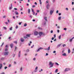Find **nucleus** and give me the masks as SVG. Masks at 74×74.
Segmentation results:
<instances>
[{
	"mask_svg": "<svg viewBox=\"0 0 74 74\" xmlns=\"http://www.w3.org/2000/svg\"><path fill=\"white\" fill-rule=\"evenodd\" d=\"M49 65L50 66V67H52L53 66V63H52V62H49Z\"/></svg>",
	"mask_w": 74,
	"mask_h": 74,
	"instance_id": "f257e3e1",
	"label": "nucleus"
},
{
	"mask_svg": "<svg viewBox=\"0 0 74 74\" xmlns=\"http://www.w3.org/2000/svg\"><path fill=\"white\" fill-rule=\"evenodd\" d=\"M9 52H6L4 53V55H8V53Z\"/></svg>",
	"mask_w": 74,
	"mask_h": 74,
	"instance_id": "f03ea898",
	"label": "nucleus"
},
{
	"mask_svg": "<svg viewBox=\"0 0 74 74\" xmlns=\"http://www.w3.org/2000/svg\"><path fill=\"white\" fill-rule=\"evenodd\" d=\"M69 70H70V69L69 68H66L65 70L64 71H69Z\"/></svg>",
	"mask_w": 74,
	"mask_h": 74,
	"instance_id": "7ed1b4c3",
	"label": "nucleus"
},
{
	"mask_svg": "<svg viewBox=\"0 0 74 74\" xmlns=\"http://www.w3.org/2000/svg\"><path fill=\"white\" fill-rule=\"evenodd\" d=\"M24 40H24V39H23V38H21V42H23V41H24Z\"/></svg>",
	"mask_w": 74,
	"mask_h": 74,
	"instance_id": "20e7f679",
	"label": "nucleus"
},
{
	"mask_svg": "<svg viewBox=\"0 0 74 74\" xmlns=\"http://www.w3.org/2000/svg\"><path fill=\"white\" fill-rule=\"evenodd\" d=\"M50 49V46L48 48H46L45 50L46 51H48Z\"/></svg>",
	"mask_w": 74,
	"mask_h": 74,
	"instance_id": "39448f33",
	"label": "nucleus"
},
{
	"mask_svg": "<svg viewBox=\"0 0 74 74\" xmlns=\"http://www.w3.org/2000/svg\"><path fill=\"white\" fill-rule=\"evenodd\" d=\"M43 49V48H42L41 47H40L37 50V52H38L40 51V50H41V49Z\"/></svg>",
	"mask_w": 74,
	"mask_h": 74,
	"instance_id": "423d86ee",
	"label": "nucleus"
},
{
	"mask_svg": "<svg viewBox=\"0 0 74 74\" xmlns=\"http://www.w3.org/2000/svg\"><path fill=\"white\" fill-rule=\"evenodd\" d=\"M34 34L35 35L37 36L38 34V32H34Z\"/></svg>",
	"mask_w": 74,
	"mask_h": 74,
	"instance_id": "0eeeda50",
	"label": "nucleus"
},
{
	"mask_svg": "<svg viewBox=\"0 0 74 74\" xmlns=\"http://www.w3.org/2000/svg\"><path fill=\"white\" fill-rule=\"evenodd\" d=\"M54 11L53 10H51L50 12V15H52V13Z\"/></svg>",
	"mask_w": 74,
	"mask_h": 74,
	"instance_id": "6e6552de",
	"label": "nucleus"
},
{
	"mask_svg": "<svg viewBox=\"0 0 74 74\" xmlns=\"http://www.w3.org/2000/svg\"><path fill=\"white\" fill-rule=\"evenodd\" d=\"M43 33L42 32H40L39 33V35L40 36H41V35H42V34Z\"/></svg>",
	"mask_w": 74,
	"mask_h": 74,
	"instance_id": "1a4fd4ad",
	"label": "nucleus"
},
{
	"mask_svg": "<svg viewBox=\"0 0 74 74\" xmlns=\"http://www.w3.org/2000/svg\"><path fill=\"white\" fill-rule=\"evenodd\" d=\"M62 56H66L67 55H66V53H64V54H62Z\"/></svg>",
	"mask_w": 74,
	"mask_h": 74,
	"instance_id": "9d476101",
	"label": "nucleus"
},
{
	"mask_svg": "<svg viewBox=\"0 0 74 74\" xmlns=\"http://www.w3.org/2000/svg\"><path fill=\"white\" fill-rule=\"evenodd\" d=\"M44 18L45 19L46 21H48V20H47V17H44Z\"/></svg>",
	"mask_w": 74,
	"mask_h": 74,
	"instance_id": "9b49d317",
	"label": "nucleus"
},
{
	"mask_svg": "<svg viewBox=\"0 0 74 74\" xmlns=\"http://www.w3.org/2000/svg\"><path fill=\"white\" fill-rule=\"evenodd\" d=\"M10 46L11 48H12L13 46V44L12 43H11V44H10Z\"/></svg>",
	"mask_w": 74,
	"mask_h": 74,
	"instance_id": "f8f14e48",
	"label": "nucleus"
},
{
	"mask_svg": "<svg viewBox=\"0 0 74 74\" xmlns=\"http://www.w3.org/2000/svg\"><path fill=\"white\" fill-rule=\"evenodd\" d=\"M49 4H48L47 6V9H49Z\"/></svg>",
	"mask_w": 74,
	"mask_h": 74,
	"instance_id": "ddd939ff",
	"label": "nucleus"
},
{
	"mask_svg": "<svg viewBox=\"0 0 74 74\" xmlns=\"http://www.w3.org/2000/svg\"><path fill=\"white\" fill-rule=\"evenodd\" d=\"M21 56V51H20L18 54V57H20Z\"/></svg>",
	"mask_w": 74,
	"mask_h": 74,
	"instance_id": "4468645a",
	"label": "nucleus"
},
{
	"mask_svg": "<svg viewBox=\"0 0 74 74\" xmlns=\"http://www.w3.org/2000/svg\"><path fill=\"white\" fill-rule=\"evenodd\" d=\"M58 69H57L56 70V71H55V73H58Z\"/></svg>",
	"mask_w": 74,
	"mask_h": 74,
	"instance_id": "2eb2a0df",
	"label": "nucleus"
},
{
	"mask_svg": "<svg viewBox=\"0 0 74 74\" xmlns=\"http://www.w3.org/2000/svg\"><path fill=\"white\" fill-rule=\"evenodd\" d=\"M15 14H16V15H18L19 13L18 12L16 11L15 12Z\"/></svg>",
	"mask_w": 74,
	"mask_h": 74,
	"instance_id": "dca6fc26",
	"label": "nucleus"
},
{
	"mask_svg": "<svg viewBox=\"0 0 74 74\" xmlns=\"http://www.w3.org/2000/svg\"><path fill=\"white\" fill-rule=\"evenodd\" d=\"M61 45H62V44H60L58 45L57 46V47L58 48H59V47H60V46Z\"/></svg>",
	"mask_w": 74,
	"mask_h": 74,
	"instance_id": "f3484780",
	"label": "nucleus"
},
{
	"mask_svg": "<svg viewBox=\"0 0 74 74\" xmlns=\"http://www.w3.org/2000/svg\"><path fill=\"white\" fill-rule=\"evenodd\" d=\"M28 12L29 14L30 13V9H28Z\"/></svg>",
	"mask_w": 74,
	"mask_h": 74,
	"instance_id": "a211bd4d",
	"label": "nucleus"
},
{
	"mask_svg": "<svg viewBox=\"0 0 74 74\" xmlns=\"http://www.w3.org/2000/svg\"><path fill=\"white\" fill-rule=\"evenodd\" d=\"M71 51H70V49H68V53H70Z\"/></svg>",
	"mask_w": 74,
	"mask_h": 74,
	"instance_id": "6ab92c4d",
	"label": "nucleus"
},
{
	"mask_svg": "<svg viewBox=\"0 0 74 74\" xmlns=\"http://www.w3.org/2000/svg\"><path fill=\"white\" fill-rule=\"evenodd\" d=\"M30 34H27L26 35V36L28 37H30Z\"/></svg>",
	"mask_w": 74,
	"mask_h": 74,
	"instance_id": "aec40b11",
	"label": "nucleus"
},
{
	"mask_svg": "<svg viewBox=\"0 0 74 74\" xmlns=\"http://www.w3.org/2000/svg\"><path fill=\"white\" fill-rule=\"evenodd\" d=\"M2 67V64H0V69H1Z\"/></svg>",
	"mask_w": 74,
	"mask_h": 74,
	"instance_id": "412c9836",
	"label": "nucleus"
},
{
	"mask_svg": "<svg viewBox=\"0 0 74 74\" xmlns=\"http://www.w3.org/2000/svg\"><path fill=\"white\" fill-rule=\"evenodd\" d=\"M40 4H42V2H41V0H39Z\"/></svg>",
	"mask_w": 74,
	"mask_h": 74,
	"instance_id": "4be33fe9",
	"label": "nucleus"
},
{
	"mask_svg": "<svg viewBox=\"0 0 74 74\" xmlns=\"http://www.w3.org/2000/svg\"><path fill=\"white\" fill-rule=\"evenodd\" d=\"M72 40H73V38H72L69 40V41L70 42H71Z\"/></svg>",
	"mask_w": 74,
	"mask_h": 74,
	"instance_id": "5701e85b",
	"label": "nucleus"
},
{
	"mask_svg": "<svg viewBox=\"0 0 74 74\" xmlns=\"http://www.w3.org/2000/svg\"><path fill=\"white\" fill-rule=\"evenodd\" d=\"M58 19V20H60V19H61V17H59Z\"/></svg>",
	"mask_w": 74,
	"mask_h": 74,
	"instance_id": "b1692460",
	"label": "nucleus"
},
{
	"mask_svg": "<svg viewBox=\"0 0 74 74\" xmlns=\"http://www.w3.org/2000/svg\"><path fill=\"white\" fill-rule=\"evenodd\" d=\"M16 49H17V47H16V46H15V50H14V51H15V50H16Z\"/></svg>",
	"mask_w": 74,
	"mask_h": 74,
	"instance_id": "393cba45",
	"label": "nucleus"
},
{
	"mask_svg": "<svg viewBox=\"0 0 74 74\" xmlns=\"http://www.w3.org/2000/svg\"><path fill=\"white\" fill-rule=\"evenodd\" d=\"M59 38L60 39L61 38V35H60V36H59Z\"/></svg>",
	"mask_w": 74,
	"mask_h": 74,
	"instance_id": "a878e982",
	"label": "nucleus"
},
{
	"mask_svg": "<svg viewBox=\"0 0 74 74\" xmlns=\"http://www.w3.org/2000/svg\"><path fill=\"white\" fill-rule=\"evenodd\" d=\"M36 7V5H32V8H34V7Z\"/></svg>",
	"mask_w": 74,
	"mask_h": 74,
	"instance_id": "bb28decb",
	"label": "nucleus"
},
{
	"mask_svg": "<svg viewBox=\"0 0 74 74\" xmlns=\"http://www.w3.org/2000/svg\"><path fill=\"white\" fill-rule=\"evenodd\" d=\"M27 26V24L26 23H25L24 25V26Z\"/></svg>",
	"mask_w": 74,
	"mask_h": 74,
	"instance_id": "cd10ccee",
	"label": "nucleus"
},
{
	"mask_svg": "<svg viewBox=\"0 0 74 74\" xmlns=\"http://www.w3.org/2000/svg\"><path fill=\"white\" fill-rule=\"evenodd\" d=\"M26 52H29V50L28 49L26 51Z\"/></svg>",
	"mask_w": 74,
	"mask_h": 74,
	"instance_id": "c85d7f7f",
	"label": "nucleus"
},
{
	"mask_svg": "<svg viewBox=\"0 0 74 74\" xmlns=\"http://www.w3.org/2000/svg\"><path fill=\"white\" fill-rule=\"evenodd\" d=\"M3 29H5V30H7V28H6V27H4Z\"/></svg>",
	"mask_w": 74,
	"mask_h": 74,
	"instance_id": "c756f323",
	"label": "nucleus"
},
{
	"mask_svg": "<svg viewBox=\"0 0 74 74\" xmlns=\"http://www.w3.org/2000/svg\"><path fill=\"white\" fill-rule=\"evenodd\" d=\"M64 30H65V31H66V30H67V28H64Z\"/></svg>",
	"mask_w": 74,
	"mask_h": 74,
	"instance_id": "7c9ffc66",
	"label": "nucleus"
},
{
	"mask_svg": "<svg viewBox=\"0 0 74 74\" xmlns=\"http://www.w3.org/2000/svg\"><path fill=\"white\" fill-rule=\"evenodd\" d=\"M24 38H27V36H24Z\"/></svg>",
	"mask_w": 74,
	"mask_h": 74,
	"instance_id": "2f4dec72",
	"label": "nucleus"
},
{
	"mask_svg": "<svg viewBox=\"0 0 74 74\" xmlns=\"http://www.w3.org/2000/svg\"><path fill=\"white\" fill-rule=\"evenodd\" d=\"M63 45V47H66V45L65 44L63 45Z\"/></svg>",
	"mask_w": 74,
	"mask_h": 74,
	"instance_id": "473e14b6",
	"label": "nucleus"
},
{
	"mask_svg": "<svg viewBox=\"0 0 74 74\" xmlns=\"http://www.w3.org/2000/svg\"><path fill=\"white\" fill-rule=\"evenodd\" d=\"M12 27H11L10 28V30H12Z\"/></svg>",
	"mask_w": 74,
	"mask_h": 74,
	"instance_id": "72a5a7b5",
	"label": "nucleus"
},
{
	"mask_svg": "<svg viewBox=\"0 0 74 74\" xmlns=\"http://www.w3.org/2000/svg\"><path fill=\"white\" fill-rule=\"evenodd\" d=\"M40 12V10H37V12L38 13V12Z\"/></svg>",
	"mask_w": 74,
	"mask_h": 74,
	"instance_id": "f704fd0d",
	"label": "nucleus"
},
{
	"mask_svg": "<svg viewBox=\"0 0 74 74\" xmlns=\"http://www.w3.org/2000/svg\"><path fill=\"white\" fill-rule=\"evenodd\" d=\"M54 38H55V37H56V34H55L54 35Z\"/></svg>",
	"mask_w": 74,
	"mask_h": 74,
	"instance_id": "c9c22d12",
	"label": "nucleus"
},
{
	"mask_svg": "<svg viewBox=\"0 0 74 74\" xmlns=\"http://www.w3.org/2000/svg\"><path fill=\"white\" fill-rule=\"evenodd\" d=\"M37 69H38V67L37 66H36L35 68V70H37Z\"/></svg>",
	"mask_w": 74,
	"mask_h": 74,
	"instance_id": "e433bc0d",
	"label": "nucleus"
},
{
	"mask_svg": "<svg viewBox=\"0 0 74 74\" xmlns=\"http://www.w3.org/2000/svg\"><path fill=\"white\" fill-rule=\"evenodd\" d=\"M34 4L35 5H37V2H35L34 3Z\"/></svg>",
	"mask_w": 74,
	"mask_h": 74,
	"instance_id": "4c0bfd02",
	"label": "nucleus"
},
{
	"mask_svg": "<svg viewBox=\"0 0 74 74\" xmlns=\"http://www.w3.org/2000/svg\"><path fill=\"white\" fill-rule=\"evenodd\" d=\"M8 51V49H5V51Z\"/></svg>",
	"mask_w": 74,
	"mask_h": 74,
	"instance_id": "58836bf2",
	"label": "nucleus"
},
{
	"mask_svg": "<svg viewBox=\"0 0 74 74\" xmlns=\"http://www.w3.org/2000/svg\"><path fill=\"white\" fill-rule=\"evenodd\" d=\"M14 43L15 44H17V42L16 41V42H14Z\"/></svg>",
	"mask_w": 74,
	"mask_h": 74,
	"instance_id": "ea45409f",
	"label": "nucleus"
},
{
	"mask_svg": "<svg viewBox=\"0 0 74 74\" xmlns=\"http://www.w3.org/2000/svg\"><path fill=\"white\" fill-rule=\"evenodd\" d=\"M4 43V42H3L2 44V45H1V47H2V46H3V45Z\"/></svg>",
	"mask_w": 74,
	"mask_h": 74,
	"instance_id": "a19ab883",
	"label": "nucleus"
},
{
	"mask_svg": "<svg viewBox=\"0 0 74 74\" xmlns=\"http://www.w3.org/2000/svg\"><path fill=\"white\" fill-rule=\"evenodd\" d=\"M33 15H34V14H35V12H33Z\"/></svg>",
	"mask_w": 74,
	"mask_h": 74,
	"instance_id": "79ce46f5",
	"label": "nucleus"
},
{
	"mask_svg": "<svg viewBox=\"0 0 74 74\" xmlns=\"http://www.w3.org/2000/svg\"><path fill=\"white\" fill-rule=\"evenodd\" d=\"M18 25H16V29H18Z\"/></svg>",
	"mask_w": 74,
	"mask_h": 74,
	"instance_id": "37998d69",
	"label": "nucleus"
},
{
	"mask_svg": "<svg viewBox=\"0 0 74 74\" xmlns=\"http://www.w3.org/2000/svg\"><path fill=\"white\" fill-rule=\"evenodd\" d=\"M66 10H67V11H68V10H69V8H66Z\"/></svg>",
	"mask_w": 74,
	"mask_h": 74,
	"instance_id": "c03bdc74",
	"label": "nucleus"
},
{
	"mask_svg": "<svg viewBox=\"0 0 74 74\" xmlns=\"http://www.w3.org/2000/svg\"><path fill=\"white\" fill-rule=\"evenodd\" d=\"M51 40H54V37L52 38H51Z\"/></svg>",
	"mask_w": 74,
	"mask_h": 74,
	"instance_id": "a18cd8bd",
	"label": "nucleus"
},
{
	"mask_svg": "<svg viewBox=\"0 0 74 74\" xmlns=\"http://www.w3.org/2000/svg\"><path fill=\"white\" fill-rule=\"evenodd\" d=\"M11 66V64H10L9 66V67H10Z\"/></svg>",
	"mask_w": 74,
	"mask_h": 74,
	"instance_id": "49530a36",
	"label": "nucleus"
},
{
	"mask_svg": "<svg viewBox=\"0 0 74 74\" xmlns=\"http://www.w3.org/2000/svg\"><path fill=\"white\" fill-rule=\"evenodd\" d=\"M51 33H53V30H51Z\"/></svg>",
	"mask_w": 74,
	"mask_h": 74,
	"instance_id": "de8ad7c7",
	"label": "nucleus"
},
{
	"mask_svg": "<svg viewBox=\"0 0 74 74\" xmlns=\"http://www.w3.org/2000/svg\"><path fill=\"white\" fill-rule=\"evenodd\" d=\"M48 2H49V1L48 0H47L46 1V3H48Z\"/></svg>",
	"mask_w": 74,
	"mask_h": 74,
	"instance_id": "09e8293b",
	"label": "nucleus"
},
{
	"mask_svg": "<svg viewBox=\"0 0 74 74\" xmlns=\"http://www.w3.org/2000/svg\"><path fill=\"white\" fill-rule=\"evenodd\" d=\"M7 69V66H5V69Z\"/></svg>",
	"mask_w": 74,
	"mask_h": 74,
	"instance_id": "8fccbe9b",
	"label": "nucleus"
},
{
	"mask_svg": "<svg viewBox=\"0 0 74 74\" xmlns=\"http://www.w3.org/2000/svg\"><path fill=\"white\" fill-rule=\"evenodd\" d=\"M20 70L21 71H22V67H21V69H20Z\"/></svg>",
	"mask_w": 74,
	"mask_h": 74,
	"instance_id": "3c124183",
	"label": "nucleus"
},
{
	"mask_svg": "<svg viewBox=\"0 0 74 74\" xmlns=\"http://www.w3.org/2000/svg\"><path fill=\"white\" fill-rule=\"evenodd\" d=\"M14 10H18L16 8H14Z\"/></svg>",
	"mask_w": 74,
	"mask_h": 74,
	"instance_id": "603ef678",
	"label": "nucleus"
},
{
	"mask_svg": "<svg viewBox=\"0 0 74 74\" xmlns=\"http://www.w3.org/2000/svg\"><path fill=\"white\" fill-rule=\"evenodd\" d=\"M12 7H10L9 9H10V10H11V9H12Z\"/></svg>",
	"mask_w": 74,
	"mask_h": 74,
	"instance_id": "864d4df0",
	"label": "nucleus"
},
{
	"mask_svg": "<svg viewBox=\"0 0 74 74\" xmlns=\"http://www.w3.org/2000/svg\"><path fill=\"white\" fill-rule=\"evenodd\" d=\"M56 64L58 66H59V64L58 63H56Z\"/></svg>",
	"mask_w": 74,
	"mask_h": 74,
	"instance_id": "5fc2aeb1",
	"label": "nucleus"
},
{
	"mask_svg": "<svg viewBox=\"0 0 74 74\" xmlns=\"http://www.w3.org/2000/svg\"><path fill=\"white\" fill-rule=\"evenodd\" d=\"M72 4L73 5L74 4V2H72Z\"/></svg>",
	"mask_w": 74,
	"mask_h": 74,
	"instance_id": "6e6d98bb",
	"label": "nucleus"
},
{
	"mask_svg": "<svg viewBox=\"0 0 74 74\" xmlns=\"http://www.w3.org/2000/svg\"><path fill=\"white\" fill-rule=\"evenodd\" d=\"M13 19H15V17L14 16H13Z\"/></svg>",
	"mask_w": 74,
	"mask_h": 74,
	"instance_id": "4d7b16f0",
	"label": "nucleus"
},
{
	"mask_svg": "<svg viewBox=\"0 0 74 74\" xmlns=\"http://www.w3.org/2000/svg\"><path fill=\"white\" fill-rule=\"evenodd\" d=\"M46 56H48V53H46Z\"/></svg>",
	"mask_w": 74,
	"mask_h": 74,
	"instance_id": "13d9d810",
	"label": "nucleus"
},
{
	"mask_svg": "<svg viewBox=\"0 0 74 74\" xmlns=\"http://www.w3.org/2000/svg\"><path fill=\"white\" fill-rule=\"evenodd\" d=\"M32 12H34V10H33V9H32Z\"/></svg>",
	"mask_w": 74,
	"mask_h": 74,
	"instance_id": "bf43d9fd",
	"label": "nucleus"
},
{
	"mask_svg": "<svg viewBox=\"0 0 74 74\" xmlns=\"http://www.w3.org/2000/svg\"><path fill=\"white\" fill-rule=\"evenodd\" d=\"M53 53H56V51H53Z\"/></svg>",
	"mask_w": 74,
	"mask_h": 74,
	"instance_id": "052dcab7",
	"label": "nucleus"
},
{
	"mask_svg": "<svg viewBox=\"0 0 74 74\" xmlns=\"http://www.w3.org/2000/svg\"><path fill=\"white\" fill-rule=\"evenodd\" d=\"M19 25H21V23H19Z\"/></svg>",
	"mask_w": 74,
	"mask_h": 74,
	"instance_id": "680f3d73",
	"label": "nucleus"
},
{
	"mask_svg": "<svg viewBox=\"0 0 74 74\" xmlns=\"http://www.w3.org/2000/svg\"><path fill=\"white\" fill-rule=\"evenodd\" d=\"M57 32L58 33H59V30H57Z\"/></svg>",
	"mask_w": 74,
	"mask_h": 74,
	"instance_id": "e2e57ef3",
	"label": "nucleus"
},
{
	"mask_svg": "<svg viewBox=\"0 0 74 74\" xmlns=\"http://www.w3.org/2000/svg\"><path fill=\"white\" fill-rule=\"evenodd\" d=\"M58 10H57L56 12V13L58 14Z\"/></svg>",
	"mask_w": 74,
	"mask_h": 74,
	"instance_id": "0e129e2a",
	"label": "nucleus"
},
{
	"mask_svg": "<svg viewBox=\"0 0 74 74\" xmlns=\"http://www.w3.org/2000/svg\"><path fill=\"white\" fill-rule=\"evenodd\" d=\"M38 29H41V28L40 27H38Z\"/></svg>",
	"mask_w": 74,
	"mask_h": 74,
	"instance_id": "69168bd1",
	"label": "nucleus"
},
{
	"mask_svg": "<svg viewBox=\"0 0 74 74\" xmlns=\"http://www.w3.org/2000/svg\"><path fill=\"white\" fill-rule=\"evenodd\" d=\"M33 60H36V58H34L33 59Z\"/></svg>",
	"mask_w": 74,
	"mask_h": 74,
	"instance_id": "338daca9",
	"label": "nucleus"
},
{
	"mask_svg": "<svg viewBox=\"0 0 74 74\" xmlns=\"http://www.w3.org/2000/svg\"><path fill=\"white\" fill-rule=\"evenodd\" d=\"M5 73H4V72H3L2 73H1V74H5Z\"/></svg>",
	"mask_w": 74,
	"mask_h": 74,
	"instance_id": "774afa93",
	"label": "nucleus"
}]
</instances>
